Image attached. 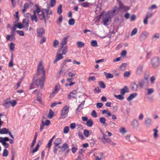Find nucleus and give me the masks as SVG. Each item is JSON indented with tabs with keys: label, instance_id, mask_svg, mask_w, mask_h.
<instances>
[{
	"label": "nucleus",
	"instance_id": "nucleus-1",
	"mask_svg": "<svg viewBox=\"0 0 160 160\" xmlns=\"http://www.w3.org/2000/svg\"><path fill=\"white\" fill-rule=\"evenodd\" d=\"M37 75L38 78L36 81V84L38 87L40 86L42 89L43 86L46 76L44 68L42 65V62L41 61L38 65Z\"/></svg>",
	"mask_w": 160,
	"mask_h": 160
},
{
	"label": "nucleus",
	"instance_id": "nucleus-2",
	"mask_svg": "<svg viewBox=\"0 0 160 160\" xmlns=\"http://www.w3.org/2000/svg\"><path fill=\"white\" fill-rule=\"evenodd\" d=\"M69 107L68 106L63 107L61 111V116L60 117V118L64 119L67 117L69 112Z\"/></svg>",
	"mask_w": 160,
	"mask_h": 160
},
{
	"label": "nucleus",
	"instance_id": "nucleus-3",
	"mask_svg": "<svg viewBox=\"0 0 160 160\" xmlns=\"http://www.w3.org/2000/svg\"><path fill=\"white\" fill-rule=\"evenodd\" d=\"M111 16L108 13H106L103 16L102 18V23L104 25H108V23L111 20Z\"/></svg>",
	"mask_w": 160,
	"mask_h": 160
},
{
	"label": "nucleus",
	"instance_id": "nucleus-4",
	"mask_svg": "<svg viewBox=\"0 0 160 160\" xmlns=\"http://www.w3.org/2000/svg\"><path fill=\"white\" fill-rule=\"evenodd\" d=\"M151 63L152 66L154 68H157L160 63L159 59L158 57H155L151 60Z\"/></svg>",
	"mask_w": 160,
	"mask_h": 160
},
{
	"label": "nucleus",
	"instance_id": "nucleus-5",
	"mask_svg": "<svg viewBox=\"0 0 160 160\" xmlns=\"http://www.w3.org/2000/svg\"><path fill=\"white\" fill-rule=\"evenodd\" d=\"M143 65L139 64L137 67L136 70V74L137 76H140L141 75L143 72Z\"/></svg>",
	"mask_w": 160,
	"mask_h": 160
},
{
	"label": "nucleus",
	"instance_id": "nucleus-6",
	"mask_svg": "<svg viewBox=\"0 0 160 160\" xmlns=\"http://www.w3.org/2000/svg\"><path fill=\"white\" fill-rule=\"evenodd\" d=\"M138 84L140 87L142 88L143 86H147L148 84V79L147 77L143 79H141L138 82Z\"/></svg>",
	"mask_w": 160,
	"mask_h": 160
},
{
	"label": "nucleus",
	"instance_id": "nucleus-7",
	"mask_svg": "<svg viewBox=\"0 0 160 160\" xmlns=\"http://www.w3.org/2000/svg\"><path fill=\"white\" fill-rule=\"evenodd\" d=\"M46 9H42L41 10L40 12L38 13L39 18L41 20L44 19L45 22L46 23V18L45 12H46Z\"/></svg>",
	"mask_w": 160,
	"mask_h": 160
},
{
	"label": "nucleus",
	"instance_id": "nucleus-8",
	"mask_svg": "<svg viewBox=\"0 0 160 160\" xmlns=\"http://www.w3.org/2000/svg\"><path fill=\"white\" fill-rule=\"evenodd\" d=\"M102 137L100 138L102 142L104 144H105L106 143H109L111 142V140L104 133H102Z\"/></svg>",
	"mask_w": 160,
	"mask_h": 160
},
{
	"label": "nucleus",
	"instance_id": "nucleus-9",
	"mask_svg": "<svg viewBox=\"0 0 160 160\" xmlns=\"http://www.w3.org/2000/svg\"><path fill=\"white\" fill-rule=\"evenodd\" d=\"M8 133L10 136L13 139L14 138L10 132H9V129L6 128H3L0 130V133L1 134H7Z\"/></svg>",
	"mask_w": 160,
	"mask_h": 160
},
{
	"label": "nucleus",
	"instance_id": "nucleus-10",
	"mask_svg": "<svg viewBox=\"0 0 160 160\" xmlns=\"http://www.w3.org/2000/svg\"><path fill=\"white\" fill-rule=\"evenodd\" d=\"M62 151H65V155H67L70 151V149L68 144L66 143H64L62 144Z\"/></svg>",
	"mask_w": 160,
	"mask_h": 160
},
{
	"label": "nucleus",
	"instance_id": "nucleus-11",
	"mask_svg": "<svg viewBox=\"0 0 160 160\" xmlns=\"http://www.w3.org/2000/svg\"><path fill=\"white\" fill-rule=\"evenodd\" d=\"M37 36L38 37H42L45 32V29L42 28H38L36 30Z\"/></svg>",
	"mask_w": 160,
	"mask_h": 160
},
{
	"label": "nucleus",
	"instance_id": "nucleus-12",
	"mask_svg": "<svg viewBox=\"0 0 160 160\" xmlns=\"http://www.w3.org/2000/svg\"><path fill=\"white\" fill-rule=\"evenodd\" d=\"M69 37V35H68L62 39L60 44V47L61 48H63L64 46L67 44L68 42V38Z\"/></svg>",
	"mask_w": 160,
	"mask_h": 160
},
{
	"label": "nucleus",
	"instance_id": "nucleus-13",
	"mask_svg": "<svg viewBox=\"0 0 160 160\" xmlns=\"http://www.w3.org/2000/svg\"><path fill=\"white\" fill-rule=\"evenodd\" d=\"M77 92V90H74L71 92L68 96V98L69 99H71L72 98H75Z\"/></svg>",
	"mask_w": 160,
	"mask_h": 160
},
{
	"label": "nucleus",
	"instance_id": "nucleus-14",
	"mask_svg": "<svg viewBox=\"0 0 160 160\" xmlns=\"http://www.w3.org/2000/svg\"><path fill=\"white\" fill-rule=\"evenodd\" d=\"M10 98H8L6 100L4 101V102L3 103V106L6 109L8 108L10 105Z\"/></svg>",
	"mask_w": 160,
	"mask_h": 160
},
{
	"label": "nucleus",
	"instance_id": "nucleus-15",
	"mask_svg": "<svg viewBox=\"0 0 160 160\" xmlns=\"http://www.w3.org/2000/svg\"><path fill=\"white\" fill-rule=\"evenodd\" d=\"M129 92L128 88L127 86H125L120 90V94L123 95H124L126 93L128 92Z\"/></svg>",
	"mask_w": 160,
	"mask_h": 160
},
{
	"label": "nucleus",
	"instance_id": "nucleus-16",
	"mask_svg": "<svg viewBox=\"0 0 160 160\" xmlns=\"http://www.w3.org/2000/svg\"><path fill=\"white\" fill-rule=\"evenodd\" d=\"M10 39L11 41L15 39L14 32H13V33L11 32V34L10 35H7L6 37L7 40L8 41L10 40Z\"/></svg>",
	"mask_w": 160,
	"mask_h": 160
},
{
	"label": "nucleus",
	"instance_id": "nucleus-17",
	"mask_svg": "<svg viewBox=\"0 0 160 160\" xmlns=\"http://www.w3.org/2000/svg\"><path fill=\"white\" fill-rule=\"evenodd\" d=\"M22 24L23 26V28H26L27 30L28 29L29 25L28 20L23 19L22 21Z\"/></svg>",
	"mask_w": 160,
	"mask_h": 160
},
{
	"label": "nucleus",
	"instance_id": "nucleus-18",
	"mask_svg": "<svg viewBox=\"0 0 160 160\" xmlns=\"http://www.w3.org/2000/svg\"><path fill=\"white\" fill-rule=\"evenodd\" d=\"M99 121L102 124V125L105 126L106 127L107 126V124L106 123V119L104 117H102L99 118Z\"/></svg>",
	"mask_w": 160,
	"mask_h": 160
},
{
	"label": "nucleus",
	"instance_id": "nucleus-19",
	"mask_svg": "<svg viewBox=\"0 0 160 160\" xmlns=\"http://www.w3.org/2000/svg\"><path fill=\"white\" fill-rule=\"evenodd\" d=\"M84 104V101L82 102L81 103L78 105V108H77L76 111V113L79 112L82 109Z\"/></svg>",
	"mask_w": 160,
	"mask_h": 160
},
{
	"label": "nucleus",
	"instance_id": "nucleus-20",
	"mask_svg": "<svg viewBox=\"0 0 160 160\" xmlns=\"http://www.w3.org/2000/svg\"><path fill=\"white\" fill-rule=\"evenodd\" d=\"M145 123L148 127H149L152 124V120L150 118H147L145 120Z\"/></svg>",
	"mask_w": 160,
	"mask_h": 160
},
{
	"label": "nucleus",
	"instance_id": "nucleus-21",
	"mask_svg": "<svg viewBox=\"0 0 160 160\" xmlns=\"http://www.w3.org/2000/svg\"><path fill=\"white\" fill-rule=\"evenodd\" d=\"M131 88L133 91H137L138 88V85L135 82L132 83L131 85Z\"/></svg>",
	"mask_w": 160,
	"mask_h": 160
},
{
	"label": "nucleus",
	"instance_id": "nucleus-22",
	"mask_svg": "<svg viewBox=\"0 0 160 160\" xmlns=\"http://www.w3.org/2000/svg\"><path fill=\"white\" fill-rule=\"evenodd\" d=\"M137 95V93H132L127 98V100L128 101H130L136 97Z\"/></svg>",
	"mask_w": 160,
	"mask_h": 160
},
{
	"label": "nucleus",
	"instance_id": "nucleus-23",
	"mask_svg": "<svg viewBox=\"0 0 160 160\" xmlns=\"http://www.w3.org/2000/svg\"><path fill=\"white\" fill-rule=\"evenodd\" d=\"M29 6L30 4L29 3H25L24 5L23 9L22 10V13H24L26 12V10L29 8Z\"/></svg>",
	"mask_w": 160,
	"mask_h": 160
},
{
	"label": "nucleus",
	"instance_id": "nucleus-24",
	"mask_svg": "<svg viewBox=\"0 0 160 160\" xmlns=\"http://www.w3.org/2000/svg\"><path fill=\"white\" fill-rule=\"evenodd\" d=\"M9 140V138L7 137L3 138L0 137V142L2 143V144L4 142L8 141Z\"/></svg>",
	"mask_w": 160,
	"mask_h": 160
},
{
	"label": "nucleus",
	"instance_id": "nucleus-25",
	"mask_svg": "<svg viewBox=\"0 0 160 160\" xmlns=\"http://www.w3.org/2000/svg\"><path fill=\"white\" fill-rule=\"evenodd\" d=\"M107 79L112 78L113 77V75L110 73H107L105 72L104 73Z\"/></svg>",
	"mask_w": 160,
	"mask_h": 160
},
{
	"label": "nucleus",
	"instance_id": "nucleus-26",
	"mask_svg": "<svg viewBox=\"0 0 160 160\" xmlns=\"http://www.w3.org/2000/svg\"><path fill=\"white\" fill-rule=\"evenodd\" d=\"M132 124L134 127H138L139 125V123L138 121L135 119H134L132 122Z\"/></svg>",
	"mask_w": 160,
	"mask_h": 160
},
{
	"label": "nucleus",
	"instance_id": "nucleus-27",
	"mask_svg": "<svg viewBox=\"0 0 160 160\" xmlns=\"http://www.w3.org/2000/svg\"><path fill=\"white\" fill-rule=\"evenodd\" d=\"M114 96L117 99L120 100H123L124 99V97L123 95H117L115 94L114 95Z\"/></svg>",
	"mask_w": 160,
	"mask_h": 160
},
{
	"label": "nucleus",
	"instance_id": "nucleus-28",
	"mask_svg": "<svg viewBox=\"0 0 160 160\" xmlns=\"http://www.w3.org/2000/svg\"><path fill=\"white\" fill-rule=\"evenodd\" d=\"M62 139L61 138H58L54 142V145L55 146H58L61 143Z\"/></svg>",
	"mask_w": 160,
	"mask_h": 160
},
{
	"label": "nucleus",
	"instance_id": "nucleus-29",
	"mask_svg": "<svg viewBox=\"0 0 160 160\" xmlns=\"http://www.w3.org/2000/svg\"><path fill=\"white\" fill-rule=\"evenodd\" d=\"M77 45L78 48H80L84 46V43L82 42L78 41L77 42Z\"/></svg>",
	"mask_w": 160,
	"mask_h": 160
},
{
	"label": "nucleus",
	"instance_id": "nucleus-30",
	"mask_svg": "<svg viewBox=\"0 0 160 160\" xmlns=\"http://www.w3.org/2000/svg\"><path fill=\"white\" fill-rule=\"evenodd\" d=\"M153 131L154 132L153 133V137L155 138H157L158 137V131L157 128H154L153 130Z\"/></svg>",
	"mask_w": 160,
	"mask_h": 160
},
{
	"label": "nucleus",
	"instance_id": "nucleus-31",
	"mask_svg": "<svg viewBox=\"0 0 160 160\" xmlns=\"http://www.w3.org/2000/svg\"><path fill=\"white\" fill-rule=\"evenodd\" d=\"M63 20V17L62 15L59 16L58 19L57 20V23L59 25H60Z\"/></svg>",
	"mask_w": 160,
	"mask_h": 160
},
{
	"label": "nucleus",
	"instance_id": "nucleus-32",
	"mask_svg": "<svg viewBox=\"0 0 160 160\" xmlns=\"http://www.w3.org/2000/svg\"><path fill=\"white\" fill-rule=\"evenodd\" d=\"M91 45L93 47H97L98 46V43L96 40H92L91 42Z\"/></svg>",
	"mask_w": 160,
	"mask_h": 160
},
{
	"label": "nucleus",
	"instance_id": "nucleus-33",
	"mask_svg": "<svg viewBox=\"0 0 160 160\" xmlns=\"http://www.w3.org/2000/svg\"><path fill=\"white\" fill-rule=\"evenodd\" d=\"M62 5L60 4L58 8L57 12L59 14H61L62 12Z\"/></svg>",
	"mask_w": 160,
	"mask_h": 160
},
{
	"label": "nucleus",
	"instance_id": "nucleus-34",
	"mask_svg": "<svg viewBox=\"0 0 160 160\" xmlns=\"http://www.w3.org/2000/svg\"><path fill=\"white\" fill-rule=\"evenodd\" d=\"M62 48H61V49H62ZM68 50V46H66L64 47H63V48H62V54L63 55H65L67 51Z\"/></svg>",
	"mask_w": 160,
	"mask_h": 160
},
{
	"label": "nucleus",
	"instance_id": "nucleus-35",
	"mask_svg": "<svg viewBox=\"0 0 160 160\" xmlns=\"http://www.w3.org/2000/svg\"><path fill=\"white\" fill-rule=\"evenodd\" d=\"M117 8L115 7L113 9L108 11L106 13H108L109 15L113 14L117 10Z\"/></svg>",
	"mask_w": 160,
	"mask_h": 160
},
{
	"label": "nucleus",
	"instance_id": "nucleus-36",
	"mask_svg": "<svg viewBox=\"0 0 160 160\" xmlns=\"http://www.w3.org/2000/svg\"><path fill=\"white\" fill-rule=\"evenodd\" d=\"M93 124V121L91 119H90L87 120V125L89 127H91Z\"/></svg>",
	"mask_w": 160,
	"mask_h": 160
},
{
	"label": "nucleus",
	"instance_id": "nucleus-37",
	"mask_svg": "<svg viewBox=\"0 0 160 160\" xmlns=\"http://www.w3.org/2000/svg\"><path fill=\"white\" fill-rule=\"evenodd\" d=\"M58 90H59L58 89L57 87L56 86L55 87L54 91L52 93L51 95L52 96H55V95L58 93Z\"/></svg>",
	"mask_w": 160,
	"mask_h": 160
},
{
	"label": "nucleus",
	"instance_id": "nucleus-38",
	"mask_svg": "<svg viewBox=\"0 0 160 160\" xmlns=\"http://www.w3.org/2000/svg\"><path fill=\"white\" fill-rule=\"evenodd\" d=\"M154 92V89L153 88H151L148 89L147 90V92L146 93L147 95H150L153 93Z\"/></svg>",
	"mask_w": 160,
	"mask_h": 160
},
{
	"label": "nucleus",
	"instance_id": "nucleus-39",
	"mask_svg": "<svg viewBox=\"0 0 160 160\" xmlns=\"http://www.w3.org/2000/svg\"><path fill=\"white\" fill-rule=\"evenodd\" d=\"M127 66L126 63H123L120 66V68L121 70L124 71L125 70V68Z\"/></svg>",
	"mask_w": 160,
	"mask_h": 160
},
{
	"label": "nucleus",
	"instance_id": "nucleus-40",
	"mask_svg": "<svg viewBox=\"0 0 160 160\" xmlns=\"http://www.w3.org/2000/svg\"><path fill=\"white\" fill-rule=\"evenodd\" d=\"M160 37L159 34L158 33H155L153 36L152 37V39L153 40L155 39V40L159 38Z\"/></svg>",
	"mask_w": 160,
	"mask_h": 160
},
{
	"label": "nucleus",
	"instance_id": "nucleus-41",
	"mask_svg": "<svg viewBox=\"0 0 160 160\" xmlns=\"http://www.w3.org/2000/svg\"><path fill=\"white\" fill-rule=\"evenodd\" d=\"M31 18L32 21H34L36 22H37L38 19L36 15H31Z\"/></svg>",
	"mask_w": 160,
	"mask_h": 160
},
{
	"label": "nucleus",
	"instance_id": "nucleus-42",
	"mask_svg": "<svg viewBox=\"0 0 160 160\" xmlns=\"http://www.w3.org/2000/svg\"><path fill=\"white\" fill-rule=\"evenodd\" d=\"M138 29L137 28H134L131 32V36H132L135 35L137 33Z\"/></svg>",
	"mask_w": 160,
	"mask_h": 160
},
{
	"label": "nucleus",
	"instance_id": "nucleus-43",
	"mask_svg": "<svg viewBox=\"0 0 160 160\" xmlns=\"http://www.w3.org/2000/svg\"><path fill=\"white\" fill-rule=\"evenodd\" d=\"M75 22V20L73 18L70 19L68 21V24L70 25H73Z\"/></svg>",
	"mask_w": 160,
	"mask_h": 160
},
{
	"label": "nucleus",
	"instance_id": "nucleus-44",
	"mask_svg": "<svg viewBox=\"0 0 160 160\" xmlns=\"http://www.w3.org/2000/svg\"><path fill=\"white\" fill-rule=\"evenodd\" d=\"M53 115V112L52 111V109H50L49 110V112L48 116V118H52Z\"/></svg>",
	"mask_w": 160,
	"mask_h": 160
},
{
	"label": "nucleus",
	"instance_id": "nucleus-45",
	"mask_svg": "<svg viewBox=\"0 0 160 160\" xmlns=\"http://www.w3.org/2000/svg\"><path fill=\"white\" fill-rule=\"evenodd\" d=\"M8 150L6 149H4L2 153L3 156V157H6L8 156Z\"/></svg>",
	"mask_w": 160,
	"mask_h": 160
},
{
	"label": "nucleus",
	"instance_id": "nucleus-46",
	"mask_svg": "<svg viewBox=\"0 0 160 160\" xmlns=\"http://www.w3.org/2000/svg\"><path fill=\"white\" fill-rule=\"evenodd\" d=\"M62 55L63 54H58L56 55V58L58 61L61 59H62L63 58V57L62 56Z\"/></svg>",
	"mask_w": 160,
	"mask_h": 160
},
{
	"label": "nucleus",
	"instance_id": "nucleus-47",
	"mask_svg": "<svg viewBox=\"0 0 160 160\" xmlns=\"http://www.w3.org/2000/svg\"><path fill=\"white\" fill-rule=\"evenodd\" d=\"M59 44V42L57 40H54L53 42V46L54 48H57Z\"/></svg>",
	"mask_w": 160,
	"mask_h": 160
},
{
	"label": "nucleus",
	"instance_id": "nucleus-48",
	"mask_svg": "<svg viewBox=\"0 0 160 160\" xmlns=\"http://www.w3.org/2000/svg\"><path fill=\"white\" fill-rule=\"evenodd\" d=\"M9 48L12 51H13L15 48V44L13 42H11L10 44Z\"/></svg>",
	"mask_w": 160,
	"mask_h": 160
},
{
	"label": "nucleus",
	"instance_id": "nucleus-49",
	"mask_svg": "<svg viewBox=\"0 0 160 160\" xmlns=\"http://www.w3.org/2000/svg\"><path fill=\"white\" fill-rule=\"evenodd\" d=\"M119 132L122 134H124L127 131L126 130L124 127H122L120 129Z\"/></svg>",
	"mask_w": 160,
	"mask_h": 160
},
{
	"label": "nucleus",
	"instance_id": "nucleus-50",
	"mask_svg": "<svg viewBox=\"0 0 160 160\" xmlns=\"http://www.w3.org/2000/svg\"><path fill=\"white\" fill-rule=\"evenodd\" d=\"M84 132V134L85 135V136L87 138L89 136V131L85 129L83 131Z\"/></svg>",
	"mask_w": 160,
	"mask_h": 160
},
{
	"label": "nucleus",
	"instance_id": "nucleus-51",
	"mask_svg": "<svg viewBox=\"0 0 160 160\" xmlns=\"http://www.w3.org/2000/svg\"><path fill=\"white\" fill-rule=\"evenodd\" d=\"M35 7H36V9L35 10L36 11V12L38 13H39V12H40L41 10H40L38 5V4H36L35 5Z\"/></svg>",
	"mask_w": 160,
	"mask_h": 160
},
{
	"label": "nucleus",
	"instance_id": "nucleus-52",
	"mask_svg": "<svg viewBox=\"0 0 160 160\" xmlns=\"http://www.w3.org/2000/svg\"><path fill=\"white\" fill-rule=\"evenodd\" d=\"M89 4V3L88 2H85L82 3L81 5L82 7L86 8L88 7Z\"/></svg>",
	"mask_w": 160,
	"mask_h": 160
},
{
	"label": "nucleus",
	"instance_id": "nucleus-53",
	"mask_svg": "<svg viewBox=\"0 0 160 160\" xmlns=\"http://www.w3.org/2000/svg\"><path fill=\"white\" fill-rule=\"evenodd\" d=\"M98 84L101 88H105L106 85L103 82H100Z\"/></svg>",
	"mask_w": 160,
	"mask_h": 160
},
{
	"label": "nucleus",
	"instance_id": "nucleus-54",
	"mask_svg": "<svg viewBox=\"0 0 160 160\" xmlns=\"http://www.w3.org/2000/svg\"><path fill=\"white\" fill-rule=\"evenodd\" d=\"M91 114L92 117L94 118H96L97 117V114L95 110H93L91 112Z\"/></svg>",
	"mask_w": 160,
	"mask_h": 160
},
{
	"label": "nucleus",
	"instance_id": "nucleus-55",
	"mask_svg": "<svg viewBox=\"0 0 160 160\" xmlns=\"http://www.w3.org/2000/svg\"><path fill=\"white\" fill-rule=\"evenodd\" d=\"M45 125V123L43 121H42V123L40 125V130L42 132L44 126Z\"/></svg>",
	"mask_w": 160,
	"mask_h": 160
},
{
	"label": "nucleus",
	"instance_id": "nucleus-56",
	"mask_svg": "<svg viewBox=\"0 0 160 160\" xmlns=\"http://www.w3.org/2000/svg\"><path fill=\"white\" fill-rule=\"evenodd\" d=\"M156 79V77L154 76H152L150 78V81L152 84H153L154 83V81Z\"/></svg>",
	"mask_w": 160,
	"mask_h": 160
},
{
	"label": "nucleus",
	"instance_id": "nucleus-57",
	"mask_svg": "<svg viewBox=\"0 0 160 160\" xmlns=\"http://www.w3.org/2000/svg\"><path fill=\"white\" fill-rule=\"evenodd\" d=\"M16 26L17 28L20 29H21L22 28H23V26L22 25V23L21 24V23H18L17 24H16Z\"/></svg>",
	"mask_w": 160,
	"mask_h": 160
},
{
	"label": "nucleus",
	"instance_id": "nucleus-58",
	"mask_svg": "<svg viewBox=\"0 0 160 160\" xmlns=\"http://www.w3.org/2000/svg\"><path fill=\"white\" fill-rule=\"evenodd\" d=\"M69 130V127L68 126L65 127L63 129V132L65 133H67L68 132Z\"/></svg>",
	"mask_w": 160,
	"mask_h": 160
},
{
	"label": "nucleus",
	"instance_id": "nucleus-59",
	"mask_svg": "<svg viewBox=\"0 0 160 160\" xmlns=\"http://www.w3.org/2000/svg\"><path fill=\"white\" fill-rule=\"evenodd\" d=\"M130 75V72H125L124 73V76L125 77H128Z\"/></svg>",
	"mask_w": 160,
	"mask_h": 160
},
{
	"label": "nucleus",
	"instance_id": "nucleus-60",
	"mask_svg": "<svg viewBox=\"0 0 160 160\" xmlns=\"http://www.w3.org/2000/svg\"><path fill=\"white\" fill-rule=\"evenodd\" d=\"M16 32L18 33V34L20 36H24V32L20 30H17L16 31Z\"/></svg>",
	"mask_w": 160,
	"mask_h": 160
},
{
	"label": "nucleus",
	"instance_id": "nucleus-61",
	"mask_svg": "<svg viewBox=\"0 0 160 160\" xmlns=\"http://www.w3.org/2000/svg\"><path fill=\"white\" fill-rule=\"evenodd\" d=\"M148 35V33L147 32H144L142 33V36L146 38Z\"/></svg>",
	"mask_w": 160,
	"mask_h": 160
},
{
	"label": "nucleus",
	"instance_id": "nucleus-62",
	"mask_svg": "<svg viewBox=\"0 0 160 160\" xmlns=\"http://www.w3.org/2000/svg\"><path fill=\"white\" fill-rule=\"evenodd\" d=\"M70 127L72 129H73L76 127V124L75 123H72L71 124Z\"/></svg>",
	"mask_w": 160,
	"mask_h": 160
},
{
	"label": "nucleus",
	"instance_id": "nucleus-63",
	"mask_svg": "<svg viewBox=\"0 0 160 160\" xmlns=\"http://www.w3.org/2000/svg\"><path fill=\"white\" fill-rule=\"evenodd\" d=\"M56 4L55 0H51V6L52 7L54 6Z\"/></svg>",
	"mask_w": 160,
	"mask_h": 160
},
{
	"label": "nucleus",
	"instance_id": "nucleus-64",
	"mask_svg": "<svg viewBox=\"0 0 160 160\" xmlns=\"http://www.w3.org/2000/svg\"><path fill=\"white\" fill-rule=\"evenodd\" d=\"M77 147H73L71 149V150L73 153H75L78 150Z\"/></svg>",
	"mask_w": 160,
	"mask_h": 160
}]
</instances>
